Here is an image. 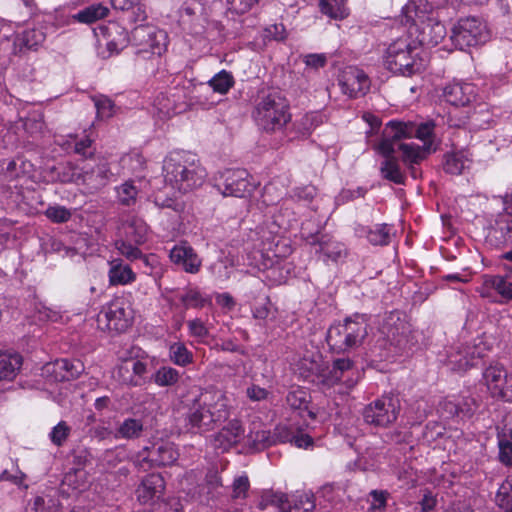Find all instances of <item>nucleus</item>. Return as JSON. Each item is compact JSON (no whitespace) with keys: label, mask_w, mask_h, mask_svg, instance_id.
<instances>
[{"label":"nucleus","mask_w":512,"mask_h":512,"mask_svg":"<svg viewBox=\"0 0 512 512\" xmlns=\"http://www.w3.org/2000/svg\"><path fill=\"white\" fill-rule=\"evenodd\" d=\"M483 357V349L478 345H458L447 352V365L453 371H465L474 365V360Z\"/></svg>","instance_id":"21"},{"label":"nucleus","mask_w":512,"mask_h":512,"mask_svg":"<svg viewBox=\"0 0 512 512\" xmlns=\"http://www.w3.org/2000/svg\"><path fill=\"white\" fill-rule=\"evenodd\" d=\"M326 342L335 353H341L348 350V342L346 340V327L343 323H335L329 327L326 333Z\"/></svg>","instance_id":"38"},{"label":"nucleus","mask_w":512,"mask_h":512,"mask_svg":"<svg viewBox=\"0 0 512 512\" xmlns=\"http://www.w3.org/2000/svg\"><path fill=\"white\" fill-rule=\"evenodd\" d=\"M286 495L281 492H275L273 490H266L262 493L259 508L261 510L266 509L269 506L277 507L280 512H282V508L285 507V499Z\"/></svg>","instance_id":"53"},{"label":"nucleus","mask_w":512,"mask_h":512,"mask_svg":"<svg viewBox=\"0 0 512 512\" xmlns=\"http://www.w3.org/2000/svg\"><path fill=\"white\" fill-rule=\"evenodd\" d=\"M44 215L53 223L62 224L68 222L72 217V211L65 206L50 205L44 211Z\"/></svg>","instance_id":"55"},{"label":"nucleus","mask_w":512,"mask_h":512,"mask_svg":"<svg viewBox=\"0 0 512 512\" xmlns=\"http://www.w3.org/2000/svg\"><path fill=\"white\" fill-rule=\"evenodd\" d=\"M457 403V417L461 419L471 418L478 408L476 400L472 397H463L462 399L457 400Z\"/></svg>","instance_id":"60"},{"label":"nucleus","mask_w":512,"mask_h":512,"mask_svg":"<svg viewBox=\"0 0 512 512\" xmlns=\"http://www.w3.org/2000/svg\"><path fill=\"white\" fill-rule=\"evenodd\" d=\"M113 377L122 385L127 386H139L140 381L134 380L131 368L126 361H123L118 367L116 368Z\"/></svg>","instance_id":"58"},{"label":"nucleus","mask_w":512,"mask_h":512,"mask_svg":"<svg viewBox=\"0 0 512 512\" xmlns=\"http://www.w3.org/2000/svg\"><path fill=\"white\" fill-rule=\"evenodd\" d=\"M400 408L397 396L383 395L365 406L363 419L371 426L386 428L397 420Z\"/></svg>","instance_id":"12"},{"label":"nucleus","mask_w":512,"mask_h":512,"mask_svg":"<svg viewBox=\"0 0 512 512\" xmlns=\"http://www.w3.org/2000/svg\"><path fill=\"white\" fill-rule=\"evenodd\" d=\"M214 186L223 196L239 198L250 195L256 188L252 177L244 169L219 172L215 177Z\"/></svg>","instance_id":"13"},{"label":"nucleus","mask_w":512,"mask_h":512,"mask_svg":"<svg viewBox=\"0 0 512 512\" xmlns=\"http://www.w3.org/2000/svg\"><path fill=\"white\" fill-rule=\"evenodd\" d=\"M98 29L107 40L106 52H101L103 58L118 54L131 41V36H129L127 30L118 23L111 22L108 25L100 26Z\"/></svg>","instance_id":"23"},{"label":"nucleus","mask_w":512,"mask_h":512,"mask_svg":"<svg viewBox=\"0 0 512 512\" xmlns=\"http://www.w3.org/2000/svg\"><path fill=\"white\" fill-rule=\"evenodd\" d=\"M229 414L228 400L224 395H201L189 405L184 418L185 427L192 433H204L225 421Z\"/></svg>","instance_id":"3"},{"label":"nucleus","mask_w":512,"mask_h":512,"mask_svg":"<svg viewBox=\"0 0 512 512\" xmlns=\"http://www.w3.org/2000/svg\"><path fill=\"white\" fill-rule=\"evenodd\" d=\"M180 456L177 445L169 440L158 439L143 447L134 457V465L142 471L174 465Z\"/></svg>","instance_id":"7"},{"label":"nucleus","mask_w":512,"mask_h":512,"mask_svg":"<svg viewBox=\"0 0 512 512\" xmlns=\"http://www.w3.org/2000/svg\"><path fill=\"white\" fill-rule=\"evenodd\" d=\"M46 39V33L43 27H34L27 29L23 32L21 37H9L4 36L0 38V49L7 52V57L16 55L21 48H18L17 40L21 41V44L28 49H36L42 45Z\"/></svg>","instance_id":"20"},{"label":"nucleus","mask_w":512,"mask_h":512,"mask_svg":"<svg viewBox=\"0 0 512 512\" xmlns=\"http://www.w3.org/2000/svg\"><path fill=\"white\" fill-rule=\"evenodd\" d=\"M169 359L177 366L185 367L193 362V354L182 342H174L169 345Z\"/></svg>","instance_id":"47"},{"label":"nucleus","mask_w":512,"mask_h":512,"mask_svg":"<svg viewBox=\"0 0 512 512\" xmlns=\"http://www.w3.org/2000/svg\"><path fill=\"white\" fill-rule=\"evenodd\" d=\"M348 350L360 346L368 335V318L365 314H354L345 318Z\"/></svg>","instance_id":"29"},{"label":"nucleus","mask_w":512,"mask_h":512,"mask_svg":"<svg viewBox=\"0 0 512 512\" xmlns=\"http://www.w3.org/2000/svg\"><path fill=\"white\" fill-rule=\"evenodd\" d=\"M207 84L213 92L225 95L234 86L235 79L231 72L223 69L208 80Z\"/></svg>","instance_id":"46"},{"label":"nucleus","mask_w":512,"mask_h":512,"mask_svg":"<svg viewBox=\"0 0 512 512\" xmlns=\"http://www.w3.org/2000/svg\"><path fill=\"white\" fill-rule=\"evenodd\" d=\"M273 445L271 432L263 428L260 421H253L242 438V447L249 452L261 451Z\"/></svg>","instance_id":"27"},{"label":"nucleus","mask_w":512,"mask_h":512,"mask_svg":"<svg viewBox=\"0 0 512 512\" xmlns=\"http://www.w3.org/2000/svg\"><path fill=\"white\" fill-rule=\"evenodd\" d=\"M180 378V373L169 366L160 367L153 375V381L160 387L175 385Z\"/></svg>","instance_id":"51"},{"label":"nucleus","mask_w":512,"mask_h":512,"mask_svg":"<svg viewBox=\"0 0 512 512\" xmlns=\"http://www.w3.org/2000/svg\"><path fill=\"white\" fill-rule=\"evenodd\" d=\"M469 163L470 160L463 151L447 154L445 156L444 170L446 173L459 175L468 167Z\"/></svg>","instance_id":"48"},{"label":"nucleus","mask_w":512,"mask_h":512,"mask_svg":"<svg viewBox=\"0 0 512 512\" xmlns=\"http://www.w3.org/2000/svg\"><path fill=\"white\" fill-rule=\"evenodd\" d=\"M109 14V8L101 3L92 4L72 17L75 21L83 24H92L98 20L104 19Z\"/></svg>","instance_id":"42"},{"label":"nucleus","mask_w":512,"mask_h":512,"mask_svg":"<svg viewBox=\"0 0 512 512\" xmlns=\"http://www.w3.org/2000/svg\"><path fill=\"white\" fill-rule=\"evenodd\" d=\"M108 276L111 285H127L136 279L131 267L124 264L121 259H113L110 262Z\"/></svg>","instance_id":"37"},{"label":"nucleus","mask_w":512,"mask_h":512,"mask_svg":"<svg viewBox=\"0 0 512 512\" xmlns=\"http://www.w3.org/2000/svg\"><path fill=\"white\" fill-rule=\"evenodd\" d=\"M180 301L186 308H201L207 299L199 290L190 288L181 294Z\"/></svg>","instance_id":"56"},{"label":"nucleus","mask_w":512,"mask_h":512,"mask_svg":"<svg viewBox=\"0 0 512 512\" xmlns=\"http://www.w3.org/2000/svg\"><path fill=\"white\" fill-rule=\"evenodd\" d=\"M442 96L453 106H466L475 99L476 88L471 83L452 82L444 87Z\"/></svg>","instance_id":"28"},{"label":"nucleus","mask_w":512,"mask_h":512,"mask_svg":"<svg viewBox=\"0 0 512 512\" xmlns=\"http://www.w3.org/2000/svg\"><path fill=\"white\" fill-rule=\"evenodd\" d=\"M0 168L6 178L13 180L29 173L32 164L22 157H15L11 160H3Z\"/></svg>","instance_id":"40"},{"label":"nucleus","mask_w":512,"mask_h":512,"mask_svg":"<svg viewBox=\"0 0 512 512\" xmlns=\"http://www.w3.org/2000/svg\"><path fill=\"white\" fill-rule=\"evenodd\" d=\"M171 262L185 272L195 274L200 270L202 261L195 250L186 242L175 245L169 253Z\"/></svg>","instance_id":"25"},{"label":"nucleus","mask_w":512,"mask_h":512,"mask_svg":"<svg viewBox=\"0 0 512 512\" xmlns=\"http://www.w3.org/2000/svg\"><path fill=\"white\" fill-rule=\"evenodd\" d=\"M271 440L273 445L290 442L298 448L308 449L313 446V438L294 424L277 425L271 433Z\"/></svg>","instance_id":"22"},{"label":"nucleus","mask_w":512,"mask_h":512,"mask_svg":"<svg viewBox=\"0 0 512 512\" xmlns=\"http://www.w3.org/2000/svg\"><path fill=\"white\" fill-rule=\"evenodd\" d=\"M144 432V423L140 418L127 417L115 428V440H136Z\"/></svg>","instance_id":"35"},{"label":"nucleus","mask_w":512,"mask_h":512,"mask_svg":"<svg viewBox=\"0 0 512 512\" xmlns=\"http://www.w3.org/2000/svg\"><path fill=\"white\" fill-rule=\"evenodd\" d=\"M133 321V309L128 300L117 297L109 302L97 316L98 327L102 330L121 333L126 331Z\"/></svg>","instance_id":"11"},{"label":"nucleus","mask_w":512,"mask_h":512,"mask_svg":"<svg viewBox=\"0 0 512 512\" xmlns=\"http://www.w3.org/2000/svg\"><path fill=\"white\" fill-rule=\"evenodd\" d=\"M283 196V191L279 190L275 182L268 183L265 185L262 194V202L266 206L277 204Z\"/></svg>","instance_id":"61"},{"label":"nucleus","mask_w":512,"mask_h":512,"mask_svg":"<svg viewBox=\"0 0 512 512\" xmlns=\"http://www.w3.org/2000/svg\"><path fill=\"white\" fill-rule=\"evenodd\" d=\"M97 114L101 118H109L114 115L115 105L111 99L106 96H99L94 99Z\"/></svg>","instance_id":"62"},{"label":"nucleus","mask_w":512,"mask_h":512,"mask_svg":"<svg viewBox=\"0 0 512 512\" xmlns=\"http://www.w3.org/2000/svg\"><path fill=\"white\" fill-rule=\"evenodd\" d=\"M244 428L239 420H231L218 433L213 436L212 445L221 452L228 451L237 444L242 445Z\"/></svg>","instance_id":"26"},{"label":"nucleus","mask_w":512,"mask_h":512,"mask_svg":"<svg viewBox=\"0 0 512 512\" xmlns=\"http://www.w3.org/2000/svg\"><path fill=\"white\" fill-rule=\"evenodd\" d=\"M489 38L490 31L487 24L475 16L459 19L450 35L452 43L460 50L482 45Z\"/></svg>","instance_id":"8"},{"label":"nucleus","mask_w":512,"mask_h":512,"mask_svg":"<svg viewBox=\"0 0 512 512\" xmlns=\"http://www.w3.org/2000/svg\"><path fill=\"white\" fill-rule=\"evenodd\" d=\"M163 174L166 184L182 193L201 186L207 175L197 155L188 151L170 152L164 159Z\"/></svg>","instance_id":"2"},{"label":"nucleus","mask_w":512,"mask_h":512,"mask_svg":"<svg viewBox=\"0 0 512 512\" xmlns=\"http://www.w3.org/2000/svg\"><path fill=\"white\" fill-rule=\"evenodd\" d=\"M44 369L47 373H54L57 381H69L77 378L84 371V365L77 359H59L45 365Z\"/></svg>","instance_id":"31"},{"label":"nucleus","mask_w":512,"mask_h":512,"mask_svg":"<svg viewBox=\"0 0 512 512\" xmlns=\"http://www.w3.org/2000/svg\"><path fill=\"white\" fill-rule=\"evenodd\" d=\"M153 107L160 119H166L183 112L186 104L180 93H177L174 90H169L160 92L154 98Z\"/></svg>","instance_id":"24"},{"label":"nucleus","mask_w":512,"mask_h":512,"mask_svg":"<svg viewBox=\"0 0 512 512\" xmlns=\"http://www.w3.org/2000/svg\"><path fill=\"white\" fill-rule=\"evenodd\" d=\"M115 248L129 261H135L142 257V252L137 245L121 236L115 241Z\"/></svg>","instance_id":"52"},{"label":"nucleus","mask_w":512,"mask_h":512,"mask_svg":"<svg viewBox=\"0 0 512 512\" xmlns=\"http://www.w3.org/2000/svg\"><path fill=\"white\" fill-rule=\"evenodd\" d=\"M476 291L482 298L492 302L508 303L512 301V282L505 275H482Z\"/></svg>","instance_id":"16"},{"label":"nucleus","mask_w":512,"mask_h":512,"mask_svg":"<svg viewBox=\"0 0 512 512\" xmlns=\"http://www.w3.org/2000/svg\"><path fill=\"white\" fill-rule=\"evenodd\" d=\"M321 370L316 378L323 386L333 387L343 383L347 388H352L357 383V372L349 358L336 359L331 367L324 366L323 362Z\"/></svg>","instance_id":"14"},{"label":"nucleus","mask_w":512,"mask_h":512,"mask_svg":"<svg viewBox=\"0 0 512 512\" xmlns=\"http://www.w3.org/2000/svg\"><path fill=\"white\" fill-rule=\"evenodd\" d=\"M231 498L234 501L244 500L250 488V481L247 475L243 474L234 478L232 483Z\"/></svg>","instance_id":"57"},{"label":"nucleus","mask_w":512,"mask_h":512,"mask_svg":"<svg viewBox=\"0 0 512 512\" xmlns=\"http://www.w3.org/2000/svg\"><path fill=\"white\" fill-rule=\"evenodd\" d=\"M399 144L394 139L386 142L385 131L383 130L381 140L376 145V150L384 157L380 164V174L382 178L395 184H403L405 180V175L400 168L398 159L395 157L396 151H400Z\"/></svg>","instance_id":"15"},{"label":"nucleus","mask_w":512,"mask_h":512,"mask_svg":"<svg viewBox=\"0 0 512 512\" xmlns=\"http://www.w3.org/2000/svg\"><path fill=\"white\" fill-rule=\"evenodd\" d=\"M483 378L493 397L512 401V376H508L502 364H490L484 370Z\"/></svg>","instance_id":"17"},{"label":"nucleus","mask_w":512,"mask_h":512,"mask_svg":"<svg viewBox=\"0 0 512 512\" xmlns=\"http://www.w3.org/2000/svg\"><path fill=\"white\" fill-rule=\"evenodd\" d=\"M379 331L385 342L384 346L393 348L395 353L405 351L411 344V326L400 311L389 312Z\"/></svg>","instance_id":"10"},{"label":"nucleus","mask_w":512,"mask_h":512,"mask_svg":"<svg viewBox=\"0 0 512 512\" xmlns=\"http://www.w3.org/2000/svg\"><path fill=\"white\" fill-rule=\"evenodd\" d=\"M392 226L388 224H374L372 226L358 225L355 233L360 238H366L372 245H388L390 242Z\"/></svg>","instance_id":"34"},{"label":"nucleus","mask_w":512,"mask_h":512,"mask_svg":"<svg viewBox=\"0 0 512 512\" xmlns=\"http://www.w3.org/2000/svg\"><path fill=\"white\" fill-rule=\"evenodd\" d=\"M435 124L431 121L419 125L408 121H389L385 127L386 142L396 140L402 153L405 164H416L422 161L427 154L435 150L434 144Z\"/></svg>","instance_id":"1"},{"label":"nucleus","mask_w":512,"mask_h":512,"mask_svg":"<svg viewBox=\"0 0 512 512\" xmlns=\"http://www.w3.org/2000/svg\"><path fill=\"white\" fill-rule=\"evenodd\" d=\"M495 500L503 512H512V474L498 488Z\"/></svg>","instance_id":"50"},{"label":"nucleus","mask_w":512,"mask_h":512,"mask_svg":"<svg viewBox=\"0 0 512 512\" xmlns=\"http://www.w3.org/2000/svg\"><path fill=\"white\" fill-rule=\"evenodd\" d=\"M323 360L322 355L320 353H314L311 356L305 355L300 361H299V370L301 371V374L308 378L310 376L317 377L318 373L321 370Z\"/></svg>","instance_id":"49"},{"label":"nucleus","mask_w":512,"mask_h":512,"mask_svg":"<svg viewBox=\"0 0 512 512\" xmlns=\"http://www.w3.org/2000/svg\"><path fill=\"white\" fill-rule=\"evenodd\" d=\"M22 365V357L18 353H0V379L12 380Z\"/></svg>","instance_id":"39"},{"label":"nucleus","mask_w":512,"mask_h":512,"mask_svg":"<svg viewBox=\"0 0 512 512\" xmlns=\"http://www.w3.org/2000/svg\"><path fill=\"white\" fill-rule=\"evenodd\" d=\"M58 179L62 183H74L80 185L81 167L73 163H66L58 168Z\"/></svg>","instance_id":"54"},{"label":"nucleus","mask_w":512,"mask_h":512,"mask_svg":"<svg viewBox=\"0 0 512 512\" xmlns=\"http://www.w3.org/2000/svg\"><path fill=\"white\" fill-rule=\"evenodd\" d=\"M112 172L107 161H99L94 165L87 163L81 167L80 185L88 193H96L104 188L110 180Z\"/></svg>","instance_id":"18"},{"label":"nucleus","mask_w":512,"mask_h":512,"mask_svg":"<svg viewBox=\"0 0 512 512\" xmlns=\"http://www.w3.org/2000/svg\"><path fill=\"white\" fill-rule=\"evenodd\" d=\"M148 230L149 228L143 219L129 216L122 222L119 233L121 237L128 239L135 245H141L147 240Z\"/></svg>","instance_id":"33"},{"label":"nucleus","mask_w":512,"mask_h":512,"mask_svg":"<svg viewBox=\"0 0 512 512\" xmlns=\"http://www.w3.org/2000/svg\"><path fill=\"white\" fill-rule=\"evenodd\" d=\"M289 102L280 92L272 91L259 97L253 118L257 126L266 132L281 130L291 120Z\"/></svg>","instance_id":"4"},{"label":"nucleus","mask_w":512,"mask_h":512,"mask_svg":"<svg viewBox=\"0 0 512 512\" xmlns=\"http://www.w3.org/2000/svg\"><path fill=\"white\" fill-rule=\"evenodd\" d=\"M68 153H75L83 158H90L95 154L94 140L85 135L79 138L71 135L65 142H58Z\"/></svg>","instance_id":"36"},{"label":"nucleus","mask_w":512,"mask_h":512,"mask_svg":"<svg viewBox=\"0 0 512 512\" xmlns=\"http://www.w3.org/2000/svg\"><path fill=\"white\" fill-rule=\"evenodd\" d=\"M403 12L410 35L415 36L421 46L434 47L445 38L447 31L444 24L432 13L411 6H405Z\"/></svg>","instance_id":"5"},{"label":"nucleus","mask_w":512,"mask_h":512,"mask_svg":"<svg viewBox=\"0 0 512 512\" xmlns=\"http://www.w3.org/2000/svg\"><path fill=\"white\" fill-rule=\"evenodd\" d=\"M348 0H319L322 14L335 20L345 19L349 15Z\"/></svg>","instance_id":"43"},{"label":"nucleus","mask_w":512,"mask_h":512,"mask_svg":"<svg viewBox=\"0 0 512 512\" xmlns=\"http://www.w3.org/2000/svg\"><path fill=\"white\" fill-rule=\"evenodd\" d=\"M187 327L189 335L191 337L197 338L199 341H203L209 335L208 328L199 318L189 320L187 322Z\"/></svg>","instance_id":"63"},{"label":"nucleus","mask_w":512,"mask_h":512,"mask_svg":"<svg viewBox=\"0 0 512 512\" xmlns=\"http://www.w3.org/2000/svg\"><path fill=\"white\" fill-rule=\"evenodd\" d=\"M70 433L71 427L65 421H60L52 428L49 438L55 446L60 447L66 442Z\"/></svg>","instance_id":"59"},{"label":"nucleus","mask_w":512,"mask_h":512,"mask_svg":"<svg viewBox=\"0 0 512 512\" xmlns=\"http://www.w3.org/2000/svg\"><path fill=\"white\" fill-rule=\"evenodd\" d=\"M499 458L505 465H512V440L506 434L499 439Z\"/></svg>","instance_id":"64"},{"label":"nucleus","mask_w":512,"mask_h":512,"mask_svg":"<svg viewBox=\"0 0 512 512\" xmlns=\"http://www.w3.org/2000/svg\"><path fill=\"white\" fill-rule=\"evenodd\" d=\"M165 489V481L161 474L151 473L148 474L136 489V495L138 500L146 504L153 501L155 498H159Z\"/></svg>","instance_id":"32"},{"label":"nucleus","mask_w":512,"mask_h":512,"mask_svg":"<svg viewBox=\"0 0 512 512\" xmlns=\"http://www.w3.org/2000/svg\"><path fill=\"white\" fill-rule=\"evenodd\" d=\"M116 199L120 205L133 206L137 202L139 189L134 181L128 180L115 187Z\"/></svg>","instance_id":"44"},{"label":"nucleus","mask_w":512,"mask_h":512,"mask_svg":"<svg viewBox=\"0 0 512 512\" xmlns=\"http://www.w3.org/2000/svg\"><path fill=\"white\" fill-rule=\"evenodd\" d=\"M285 504L282 512H312L315 508L313 495L306 492L297 493L292 499L286 497Z\"/></svg>","instance_id":"41"},{"label":"nucleus","mask_w":512,"mask_h":512,"mask_svg":"<svg viewBox=\"0 0 512 512\" xmlns=\"http://www.w3.org/2000/svg\"><path fill=\"white\" fill-rule=\"evenodd\" d=\"M324 122V115L320 112H310L295 120L287 131L289 140L306 139Z\"/></svg>","instance_id":"30"},{"label":"nucleus","mask_w":512,"mask_h":512,"mask_svg":"<svg viewBox=\"0 0 512 512\" xmlns=\"http://www.w3.org/2000/svg\"><path fill=\"white\" fill-rule=\"evenodd\" d=\"M339 86L345 95L356 98L369 91L370 79L363 70L350 66L343 70L339 78Z\"/></svg>","instance_id":"19"},{"label":"nucleus","mask_w":512,"mask_h":512,"mask_svg":"<svg viewBox=\"0 0 512 512\" xmlns=\"http://www.w3.org/2000/svg\"><path fill=\"white\" fill-rule=\"evenodd\" d=\"M59 501L50 494L34 497L26 507V512H58Z\"/></svg>","instance_id":"45"},{"label":"nucleus","mask_w":512,"mask_h":512,"mask_svg":"<svg viewBox=\"0 0 512 512\" xmlns=\"http://www.w3.org/2000/svg\"><path fill=\"white\" fill-rule=\"evenodd\" d=\"M416 46L408 38H399L389 45L384 56L388 70L403 76H411L421 69Z\"/></svg>","instance_id":"6"},{"label":"nucleus","mask_w":512,"mask_h":512,"mask_svg":"<svg viewBox=\"0 0 512 512\" xmlns=\"http://www.w3.org/2000/svg\"><path fill=\"white\" fill-rule=\"evenodd\" d=\"M167 38L165 31L152 25H138L131 31L135 53L143 59L161 56L167 49Z\"/></svg>","instance_id":"9"}]
</instances>
